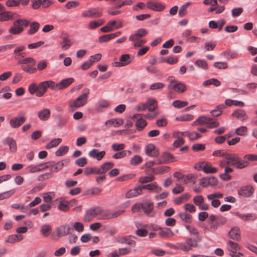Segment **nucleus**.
Returning a JSON list of instances; mask_svg holds the SVG:
<instances>
[{
  "label": "nucleus",
  "mask_w": 257,
  "mask_h": 257,
  "mask_svg": "<svg viewBox=\"0 0 257 257\" xmlns=\"http://www.w3.org/2000/svg\"><path fill=\"white\" fill-rule=\"evenodd\" d=\"M179 216L183 221L189 223L192 220V215L187 212H181L179 214Z\"/></svg>",
  "instance_id": "obj_47"
},
{
  "label": "nucleus",
  "mask_w": 257,
  "mask_h": 257,
  "mask_svg": "<svg viewBox=\"0 0 257 257\" xmlns=\"http://www.w3.org/2000/svg\"><path fill=\"white\" fill-rule=\"evenodd\" d=\"M145 103L150 111H154L157 106V101L152 98H149Z\"/></svg>",
  "instance_id": "obj_28"
},
{
  "label": "nucleus",
  "mask_w": 257,
  "mask_h": 257,
  "mask_svg": "<svg viewBox=\"0 0 257 257\" xmlns=\"http://www.w3.org/2000/svg\"><path fill=\"white\" fill-rule=\"evenodd\" d=\"M70 224L72 226V228L77 231L82 232L84 230V225L81 222H76L74 223H71Z\"/></svg>",
  "instance_id": "obj_51"
},
{
  "label": "nucleus",
  "mask_w": 257,
  "mask_h": 257,
  "mask_svg": "<svg viewBox=\"0 0 257 257\" xmlns=\"http://www.w3.org/2000/svg\"><path fill=\"white\" fill-rule=\"evenodd\" d=\"M62 49L64 50H68L71 45V40L68 37H63L62 41L60 42Z\"/></svg>",
  "instance_id": "obj_39"
},
{
  "label": "nucleus",
  "mask_w": 257,
  "mask_h": 257,
  "mask_svg": "<svg viewBox=\"0 0 257 257\" xmlns=\"http://www.w3.org/2000/svg\"><path fill=\"white\" fill-rule=\"evenodd\" d=\"M148 34V31L144 28L138 29L134 34L129 38V40L133 43L135 49L141 47L146 43V40L142 38Z\"/></svg>",
  "instance_id": "obj_2"
},
{
  "label": "nucleus",
  "mask_w": 257,
  "mask_h": 257,
  "mask_svg": "<svg viewBox=\"0 0 257 257\" xmlns=\"http://www.w3.org/2000/svg\"><path fill=\"white\" fill-rule=\"evenodd\" d=\"M168 80L170 82L168 86L169 89H173L178 93H183L186 90V85L184 83L176 80L174 77H169Z\"/></svg>",
  "instance_id": "obj_6"
},
{
  "label": "nucleus",
  "mask_w": 257,
  "mask_h": 257,
  "mask_svg": "<svg viewBox=\"0 0 257 257\" xmlns=\"http://www.w3.org/2000/svg\"><path fill=\"white\" fill-rule=\"evenodd\" d=\"M131 63L130 55L128 54H125L122 55L119 58V61L115 62L113 65L116 67H122L127 65Z\"/></svg>",
  "instance_id": "obj_12"
},
{
  "label": "nucleus",
  "mask_w": 257,
  "mask_h": 257,
  "mask_svg": "<svg viewBox=\"0 0 257 257\" xmlns=\"http://www.w3.org/2000/svg\"><path fill=\"white\" fill-rule=\"evenodd\" d=\"M228 235L230 238L235 240H238L240 238L239 228L237 227H234L232 228L229 232Z\"/></svg>",
  "instance_id": "obj_30"
},
{
  "label": "nucleus",
  "mask_w": 257,
  "mask_h": 257,
  "mask_svg": "<svg viewBox=\"0 0 257 257\" xmlns=\"http://www.w3.org/2000/svg\"><path fill=\"white\" fill-rule=\"evenodd\" d=\"M69 162L68 160H63L59 161L57 163H55L53 161V165L51 168H53V171L55 172H57L61 170L63 167L66 166Z\"/></svg>",
  "instance_id": "obj_26"
},
{
  "label": "nucleus",
  "mask_w": 257,
  "mask_h": 257,
  "mask_svg": "<svg viewBox=\"0 0 257 257\" xmlns=\"http://www.w3.org/2000/svg\"><path fill=\"white\" fill-rule=\"evenodd\" d=\"M72 229V226L70 224H66L60 226L56 231L57 235L59 237L64 236L70 233Z\"/></svg>",
  "instance_id": "obj_10"
},
{
  "label": "nucleus",
  "mask_w": 257,
  "mask_h": 257,
  "mask_svg": "<svg viewBox=\"0 0 257 257\" xmlns=\"http://www.w3.org/2000/svg\"><path fill=\"white\" fill-rule=\"evenodd\" d=\"M26 121V117L24 116H18L13 117L10 120V124L12 128L19 127Z\"/></svg>",
  "instance_id": "obj_13"
},
{
  "label": "nucleus",
  "mask_w": 257,
  "mask_h": 257,
  "mask_svg": "<svg viewBox=\"0 0 257 257\" xmlns=\"http://www.w3.org/2000/svg\"><path fill=\"white\" fill-rule=\"evenodd\" d=\"M194 118V116L189 114H186L179 117H176V119L178 121H190Z\"/></svg>",
  "instance_id": "obj_58"
},
{
  "label": "nucleus",
  "mask_w": 257,
  "mask_h": 257,
  "mask_svg": "<svg viewBox=\"0 0 257 257\" xmlns=\"http://www.w3.org/2000/svg\"><path fill=\"white\" fill-rule=\"evenodd\" d=\"M153 209L154 206L152 202L147 201L142 203V209L148 216L150 217L154 216Z\"/></svg>",
  "instance_id": "obj_14"
},
{
  "label": "nucleus",
  "mask_w": 257,
  "mask_h": 257,
  "mask_svg": "<svg viewBox=\"0 0 257 257\" xmlns=\"http://www.w3.org/2000/svg\"><path fill=\"white\" fill-rule=\"evenodd\" d=\"M132 152L129 150H124L116 153L112 156V158L115 159H119L131 155Z\"/></svg>",
  "instance_id": "obj_38"
},
{
  "label": "nucleus",
  "mask_w": 257,
  "mask_h": 257,
  "mask_svg": "<svg viewBox=\"0 0 257 257\" xmlns=\"http://www.w3.org/2000/svg\"><path fill=\"white\" fill-rule=\"evenodd\" d=\"M29 24V22L25 19L16 21L14 22L13 26L9 30V33L13 35L19 34L24 30L23 26H27Z\"/></svg>",
  "instance_id": "obj_7"
},
{
  "label": "nucleus",
  "mask_w": 257,
  "mask_h": 257,
  "mask_svg": "<svg viewBox=\"0 0 257 257\" xmlns=\"http://www.w3.org/2000/svg\"><path fill=\"white\" fill-rule=\"evenodd\" d=\"M142 189L141 188V186H139L133 189H131L129 191H128L126 193L125 197L127 198H131L141 195L142 194Z\"/></svg>",
  "instance_id": "obj_23"
},
{
  "label": "nucleus",
  "mask_w": 257,
  "mask_h": 257,
  "mask_svg": "<svg viewBox=\"0 0 257 257\" xmlns=\"http://www.w3.org/2000/svg\"><path fill=\"white\" fill-rule=\"evenodd\" d=\"M203 171L207 174H213L217 172V169L215 167H212L211 163L204 162Z\"/></svg>",
  "instance_id": "obj_32"
},
{
  "label": "nucleus",
  "mask_w": 257,
  "mask_h": 257,
  "mask_svg": "<svg viewBox=\"0 0 257 257\" xmlns=\"http://www.w3.org/2000/svg\"><path fill=\"white\" fill-rule=\"evenodd\" d=\"M3 143L6 145H8L10 147V149L12 152H15L16 151V142L13 139L7 138L3 141Z\"/></svg>",
  "instance_id": "obj_29"
},
{
  "label": "nucleus",
  "mask_w": 257,
  "mask_h": 257,
  "mask_svg": "<svg viewBox=\"0 0 257 257\" xmlns=\"http://www.w3.org/2000/svg\"><path fill=\"white\" fill-rule=\"evenodd\" d=\"M62 142V139L60 138H56L51 140L46 146L47 149H50L53 148L58 146Z\"/></svg>",
  "instance_id": "obj_41"
},
{
  "label": "nucleus",
  "mask_w": 257,
  "mask_h": 257,
  "mask_svg": "<svg viewBox=\"0 0 257 257\" xmlns=\"http://www.w3.org/2000/svg\"><path fill=\"white\" fill-rule=\"evenodd\" d=\"M227 249L230 252L237 251L240 249V246L239 245L235 242L231 240H228L227 241Z\"/></svg>",
  "instance_id": "obj_35"
},
{
  "label": "nucleus",
  "mask_w": 257,
  "mask_h": 257,
  "mask_svg": "<svg viewBox=\"0 0 257 257\" xmlns=\"http://www.w3.org/2000/svg\"><path fill=\"white\" fill-rule=\"evenodd\" d=\"M114 166V164L112 162H107L103 164L101 168H99L100 174L105 173L109 170L111 169Z\"/></svg>",
  "instance_id": "obj_40"
},
{
  "label": "nucleus",
  "mask_w": 257,
  "mask_h": 257,
  "mask_svg": "<svg viewBox=\"0 0 257 257\" xmlns=\"http://www.w3.org/2000/svg\"><path fill=\"white\" fill-rule=\"evenodd\" d=\"M161 162V164H165L169 162H174L177 161V159L174 157L171 154L168 153H164L159 159Z\"/></svg>",
  "instance_id": "obj_22"
},
{
  "label": "nucleus",
  "mask_w": 257,
  "mask_h": 257,
  "mask_svg": "<svg viewBox=\"0 0 257 257\" xmlns=\"http://www.w3.org/2000/svg\"><path fill=\"white\" fill-rule=\"evenodd\" d=\"M101 191L102 190L101 188L98 187H93L86 190L84 194L89 195L91 196L98 195Z\"/></svg>",
  "instance_id": "obj_43"
},
{
  "label": "nucleus",
  "mask_w": 257,
  "mask_h": 257,
  "mask_svg": "<svg viewBox=\"0 0 257 257\" xmlns=\"http://www.w3.org/2000/svg\"><path fill=\"white\" fill-rule=\"evenodd\" d=\"M254 191L253 188L250 185H246L240 188L238 190V193L239 195L245 197L251 196Z\"/></svg>",
  "instance_id": "obj_15"
},
{
  "label": "nucleus",
  "mask_w": 257,
  "mask_h": 257,
  "mask_svg": "<svg viewBox=\"0 0 257 257\" xmlns=\"http://www.w3.org/2000/svg\"><path fill=\"white\" fill-rule=\"evenodd\" d=\"M247 128L246 126H242L236 130L235 133L239 136H244L246 134Z\"/></svg>",
  "instance_id": "obj_64"
},
{
  "label": "nucleus",
  "mask_w": 257,
  "mask_h": 257,
  "mask_svg": "<svg viewBox=\"0 0 257 257\" xmlns=\"http://www.w3.org/2000/svg\"><path fill=\"white\" fill-rule=\"evenodd\" d=\"M29 173H34L38 172H40L39 165H31L28 166L26 169Z\"/></svg>",
  "instance_id": "obj_60"
},
{
  "label": "nucleus",
  "mask_w": 257,
  "mask_h": 257,
  "mask_svg": "<svg viewBox=\"0 0 257 257\" xmlns=\"http://www.w3.org/2000/svg\"><path fill=\"white\" fill-rule=\"evenodd\" d=\"M51 230L52 229L51 226L48 224L43 225L41 228V232L44 236H48L50 234Z\"/></svg>",
  "instance_id": "obj_48"
},
{
  "label": "nucleus",
  "mask_w": 257,
  "mask_h": 257,
  "mask_svg": "<svg viewBox=\"0 0 257 257\" xmlns=\"http://www.w3.org/2000/svg\"><path fill=\"white\" fill-rule=\"evenodd\" d=\"M204 201V197L202 195L195 196L193 199V203L199 206Z\"/></svg>",
  "instance_id": "obj_63"
},
{
  "label": "nucleus",
  "mask_w": 257,
  "mask_h": 257,
  "mask_svg": "<svg viewBox=\"0 0 257 257\" xmlns=\"http://www.w3.org/2000/svg\"><path fill=\"white\" fill-rule=\"evenodd\" d=\"M188 104L187 101L177 100L173 102L172 105L175 108H181L187 106Z\"/></svg>",
  "instance_id": "obj_50"
},
{
  "label": "nucleus",
  "mask_w": 257,
  "mask_h": 257,
  "mask_svg": "<svg viewBox=\"0 0 257 257\" xmlns=\"http://www.w3.org/2000/svg\"><path fill=\"white\" fill-rule=\"evenodd\" d=\"M89 89L85 88L83 92L76 99L69 102V107L72 111H74L79 107L84 106L88 99V96L89 94Z\"/></svg>",
  "instance_id": "obj_3"
},
{
  "label": "nucleus",
  "mask_w": 257,
  "mask_h": 257,
  "mask_svg": "<svg viewBox=\"0 0 257 257\" xmlns=\"http://www.w3.org/2000/svg\"><path fill=\"white\" fill-rule=\"evenodd\" d=\"M232 115L237 118H242V120H245L247 118L245 111L242 109H238L234 111L232 113Z\"/></svg>",
  "instance_id": "obj_42"
},
{
  "label": "nucleus",
  "mask_w": 257,
  "mask_h": 257,
  "mask_svg": "<svg viewBox=\"0 0 257 257\" xmlns=\"http://www.w3.org/2000/svg\"><path fill=\"white\" fill-rule=\"evenodd\" d=\"M35 60L34 59L31 57L26 58L25 59H23L21 60H20L18 62V63L19 64H35Z\"/></svg>",
  "instance_id": "obj_62"
},
{
  "label": "nucleus",
  "mask_w": 257,
  "mask_h": 257,
  "mask_svg": "<svg viewBox=\"0 0 257 257\" xmlns=\"http://www.w3.org/2000/svg\"><path fill=\"white\" fill-rule=\"evenodd\" d=\"M50 110L48 108H44L38 113L39 118L43 121L47 120L50 116Z\"/></svg>",
  "instance_id": "obj_27"
},
{
  "label": "nucleus",
  "mask_w": 257,
  "mask_h": 257,
  "mask_svg": "<svg viewBox=\"0 0 257 257\" xmlns=\"http://www.w3.org/2000/svg\"><path fill=\"white\" fill-rule=\"evenodd\" d=\"M102 16V13L99 8H93L83 11L82 13L83 17L90 18H98Z\"/></svg>",
  "instance_id": "obj_9"
},
{
  "label": "nucleus",
  "mask_w": 257,
  "mask_h": 257,
  "mask_svg": "<svg viewBox=\"0 0 257 257\" xmlns=\"http://www.w3.org/2000/svg\"><path fill=\"white\" fill-rule=\"evenodd\" d=\"M38 86V91L36 93V96L37 97H41L45 93L48 88L54 89L55 83L52 80L45 81L40 83Z\"/></svg>",
  "instance_id": "obj_8"
},
{
  "label": "nucleus",
  "mask_w": 257,
  "mask_h": 257,
  "mask_svg": "<svg viewBox=\"0 0 257 257\" xmlns=\"http://www.w3.org/2000/svg\"><path fill=\"white\" fill-rule=\"evenodd\" d=\"M132 119H137L136 122V126L137 130L139 131L143 130L147 125V123L146 121L142 118L141 114H134L132 117Z\"/></svg>",
  "instance_id": "obj_11"
},
{
  "label": "nucleus",
  "mask_w": 257,
  "mask_h": 257,
  "mask_svg": "<svg viewBox=\"0 0 257 257\" xmlns=\"http://www.w3.org/2000/svg\"><path fill=\"white\" fill-rule=\"evenodd\" d=\"M146 154L151 157H157L159 154V150L153 144H149L145 148Z\"/></svg>",
  "instance_id": "obj_16"
},
{
  "label": "nucleus",
  "mask_w": 257,
  "mask_h": 257,
  "mask_svg": "<svg viewBox=\"0 0 257 257\" xmlns=\"http://www.w3.org/2000/svg\"><path fill=\"white\" fill-rule=\"evenodd\" d=\"M236 215L245 221H247L249 218H252V220H254L256 218V216L254 213H247L246 214H240L239 213H236Z\"/></svg>",
  "instance_id": "obj_44"
},
{
  "label": "nucleus",
  "mask_w": 257,
  "mask_h": 257,
  "mask_svg": "<svg viewBox=\"0 0 257 257\" xmlns=\"http://www.w3.org/2000/svg\"><path fill=\"white\" fill-rule=\"evenodd\" d=\"M155 179V177L153 176H149L141 177L139 180V183L141 184L147 183L153 181Z\"/></svg>",
  "instance_id": "obj_56"
},
{
  "label": "nucleus",
  "mask_w": 257,
  "mask_h": 257,
  "mask_svg": "<svg viewBox=\"0 0 257 257\" xmlns=\"http://www.w3.org/2000/svg\"><path fill=\"white\" fill-rule=\"evenodd\" d=\"M69 150L68 146H61L55 152V155L57 156H62L68 152Z\"/></svg>",
  "instance_id": "obj_49"
},
{
  "label": "nucleus",
  "mask_w": 257,
  "mask_h": 257,
  "mask_svg": "<svg viewBox=\"0 0 257 257\" xmlns=\"http://www.w3.org/2000/svg\"><path fill=\"white\" fill-rule=\"evenodd\" d=\"M141 188L142 190L147 189L156 193H159L162 190V188L159 187L156 182L141 186Z\"/></svg>",
  "instance_id": "obj_24"
},
{
  "label": "nucleus",
  "mask_w": 257,
  "mask_h": 257,
  "mask_svg": "<svg viewBox=\"0 0 257 257\" xmlns=\"http://www.w3.org/2000/svg\"><path fill=\"white\" fill-rule=\"evenodd\" d=\"M30 29L28 31V34L32 35L35 34L39 30L40 25L38 22H34L30 23Z\"/></svg>",
  "instance_id": "obj_31"
},
{
  "label": "nucleus",
  "mask_w": 257,
  "mask_h": 257,
  "mask_svg": "<svg viewBox=\"0 0 257 257\" xmlns=\"http://www.w3.org/2000/svg\"><path fill=\"white\" fill-rule=\"evenodd\" d=\"M185 227L191 235L199 236V232L198 230L193 226L186 225Z\"/></svg>",
  "instance_id": "obj_55"
},
{
  "label": "nucleus",
  "mask_w": 257,
  "mask_h": 257,
  "mask_svg": "<svg viewBox=\"0 0 257 257\" xmlns=\"http://www.w3.org/2000/svg\"><path fill=\"white\" fill-rule=\"evenodd\" d=\"M74 81L73 78H68L62 80L58 83H55V89L58 90L63 89L69 86Z\"/></svg>",
  "instance_id": "obj_18"
},
{
  "label": "nucleus",
  "mask_w": 257,
  "mask_h": 257,
  "mask_svg": "<svg viewBox=\"0 0 257 257\" xmlns=\"http://www.w3.org/2000/svg\"><path fill=\"white\" fill-rule=\"evenodd\" d=\"M156 230L158 231L159 235L162 237H169L174 235V233L168 228L156 227Z\"/></svg>",
  "instance_id": "obj_19"
},
{
  "label": "nucleus",
  "mask_w": 257,
  "mask_h": 257,
  "mask_svg": "<svg viewBox=\"0 0 257 257\" xmlns=\"http://www.w3.org/2000/svg\"><path fill=\"white\" fill-rule=\"evenodd\" d=\"M84 174L86 175H88L90 174H100L99 168L97 167H87L84 169Z\"/></svg>",
  "instance_id": "obj_46"
},
{
  "label": "nucleus",
  "mask_w": 257,
  "mask_h": 257,
  "mask_svg": "<svg viewBox=\"0 0 257 257\" xmlns=\"http://www.w3.org/2000/svg\"><path fill=\"white\" fill-rule=\"evenodd\" d=\"M13 17L12 13L10 12L6 11L4 6L0 4V21H8Z\"/></svg>",
  "instance_id": "obj_21"
},
{
  "label": "nucleus",
  "mask_w": 257,
  "mask_h": 257,
  "mask_svg": "<svg viewBox=\"0 0 257 257\" xmlns=\"http://www.w3.org/2000/svg\"><path fill=\"white\" fill-rule=\"evenodd\" d=\"M114 24V22H108L107 24L105 26L100 29L101 31L104 33H107L112 31L113 30L112 28V26Z\"/></svg>",
  "instance_id": "obj_54"
},
{
  "label": "nucleus",
  "mask_w": 257,
  "mask_h": 257,
  "mask_svg": "<svg viewBox=\"0 0 257 257\" xmlns=\"http://www.w3.org/2000/svg\"><path fill=\"white\" fill-rule=\"evenodd\" d=\"M195 65L205 70L208 69L207 63L204 60H198L195 62Z\"/></svg>",
  "instance_id": "obj_61"
},
{
  "label": "nucleus",
  "mask_w": 257,
  "mask_h": 257,
  "mask_svg": "<svg viewBox=\"0 0 257 257\" xmlns=\"http://www.w3.org/2000/svg\"><path fill=\"white\" fill-rule=\"evenodd\" d=\"M105 155V151H102L99 152L97 149H92L88 153V156L90 157L96 159L98 161L101 160L104 157Z\"/></svg>",
  "instance_id": "obj_20"
},
{
  "label": "nucleus",
  "mask_w": 257,
  "mask_h": 257,
  "mask_svg": "<svg viewBox=\"0 0 257 257\" xmlns=\"http://www.w3.org/2000/svg\"><path fill=\"white\" fill-rule=\"evenodd\" d=\"M170 170V168L167 166L161 167L158 168H157L156 171L155 169H153V172L155 173L156 174H163L165 172H167Z\"/></svg>",
  "instance_id": "obj_57"
},
{
  "label": "nucleus",
  "mask_w": 257,
  "mask_h": 257,
  "mask_svg": "<svg viewBox=\"0 0 257 257\" xmlns=\"http://www.w3.org/2000/svg\"><path fill=\"white\" fill-rule=\"evenodd\" d=\"M191 197V196L188 193H185L183 194L182 195L174 199V203L176 204H181L184 202H185L187 200H188Z\"/></svg>",
  "instance_id": "obj_36"
},
{
  "label": "nucleus",
  "mask_w": 257,
  "mask_h": 257,
  "mask_svg": "<svg viewBox=\"0 0 257 257\" xmlns=\"http://www.w3.org/2000/svg\"><path fill=\"white\" fill-rule=\"evenodd\" d=\"M59 209L63 211H67L69 210V201H62L60 202Z\"/></svg>",
  "instance_id": "obj_53"
},
{
  "label": "nucleus",
  "mask_w": 257,
  "mask_h": 257,
  "mask_svg": "<svg viewBox=\"0 0 257 257\" xmlns=\"http://www.w3.org/2000/svg\"><path fill=\"white\" fill-rule=\"evenodd\" d=\"M124 210H120L117 211H112L108 210H104L102 207H96L88 209L84 216V220L86 221H90L95 217L98 216L99 219L103 220H109L117 218L124 212Z\"/></svg>",
  "instance_id": "obj_1"
},
{
  "label": "nucleus",
  "mask_w": 257,
  "mask_h": 257,
  "mask_svg": "<svg viewBox=\"0 0 257 257\" xmlns=\"http://www.w3.org/2000/svg\"><path fill=\"white\" fill-rule=\"evenodd\" d=\"M221 55L224 56L227 60L236 58L238 54L236 52L227 50L221 53Z\"/></svg>",
  "instance_id": "obj_33"
},
{
  "label": "nucleus",
  "mask_w": 257,
  "mask_h": 257,
  "mask_svg": "<svg viewBox=\"0 0 257 257\" xmlns=\"http://www.w3.org/2000/svg\"><path fill=\"white\" fill-rule=\"evenodd\" d=\"M123 123V121L121 118H112L107 120L105 123V125L108 127L113 126L117 127L121 125Z\"/></svg>",
  "instance_id": "obj_25"
},
{
  "label": "nucleus",
  "mask_w": 257,
  "mask_h": 257,
  "mask_svg": "<svg viewBox=\"0 0 257 257\" xmlns=\"http://www.w3.org/2000/svg\"><path fill=\"white\" fill-rule=\"evenodd\" d=\"M104 23V21L103 19L90 21L88 25V28L91 30L95 29L99 26L102 25Z\"/></svg>",
  "instance_id": "obj_37"
},
{
  "label": "nucleus",
  "mask_w": 257,
  "mask_h": 257,
  "mask_svg": "<svg viewBox=\"0 0 257 257\" xmlns=\"http://www.w3.org/2000/svg\"><path fill=\"white\" fill-rule=\"evenodd\" d=\"M143 162V158L139 155L135 156L130 161L131 165L135 166L138 165Z\"/></svg>",
  "instance_id": "obj_52"
},
{
  "label": "nucleus",
  "mask_w": 257,
  "mask_h": 257,
  "mask_svg": "<svg viewBox=\"0 0 257 257\" xmlns=\"http://www.w3.org/2000/svg\"><path fill=\"white\" fill-rule=\"evenodd\" d=\"M146 6L148 8L157 12L163 11L165 9V6L162 4L151 1L147 3Z\"/></svg>",
  "instance_id": "obj_17"
},
{
  "label": "nucleus",
  "mask_w": 257,
  "mask_h": 257,
  "mask_svg": "<svg viewBox=\"0 0 257 257\" xmlns=\"http://www.w3.org/2000/svg\"><path fill=\"white\" fill-rule=\"evenodd\" d=\"M202 238L200 236H197L195 238H188L186 239V244L184 243H177L176 248L183 251L188 252L192 249V247H198V243L200 242Z\"/></svg>",
  "instance_id": "obj_4"
},
{
  "label": "nucleus",
  "mask_w": 257,
  "mask_h": 257,
  "mask_svg": "<svg viewBox=\"0 0 257 257\" xmlns=\"http://www.w3.org/2000/svg\"><path fill=\"white\" fill-rule=\"evenodd\" d=\"M220 82L217 79L212 78L207 80H205L203 83L204 86H207L210 85H213L215 86H219L220 85Z\"/></svg>",
  "instance_id": "obj_45"
},
{
  "label": "nucleus",
  "mask_w": 257,
  "mask_h": 257,
  "mask_svg": "<svg viewBox=\"0 0 257 257\" xmlns=\"http://www.w3.org/2000/svg\"><path fill=\"white\" fill-rule=\"evenodd\" d=\"M190 3H187L180 7L178 14L181 17H184L186 15V9L187 7L190 5Z\"/></svg>",
  "instance_id": "obj_59"
},
{
  "label": "nucleus",
  "mask_w": 257,
  "mask_h": 257,
  "mask_svg": "<svg viewBox=\"0 0 257 257\" xmlns=\"http://www.w3.org/2000/svg\"><path fill=\"white\" fill-rule=\"evenodd\" d=\"M210 120V117L205 116H201L199 117L193 123V125H202L207 124L208 121Z\"/></svg>",
  "instance_id": "obj_34"
},
{
  "label": "nucleus",
  "mask_w": 257,
  "mask_h": 257,
  "mask_svg": "<svg viewBox=\"0 0 257 257\" xmlns=\"http://www.w3.org/2000/svg\"><path fill=\"white\" fill-rule=\"evenodd\" d=\"M226 163L228 165L235 166L237 168L242 169L248 165V162L240 159L235 154H227L225 156Z\"/></svg>",
  "instance_id": "obj_5"
}]
</instances>
